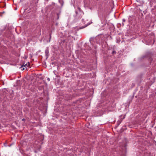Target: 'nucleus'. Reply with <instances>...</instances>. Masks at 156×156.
I'll use <instances>...</instances> for the list:
<instances>
[{
    "mask_svg": "<svg viewBox=\"0 0 156 156\" xmlns=\"http://www.w3.org/2000/svg\"><path fill=\"white\" fill-rule=\"evenodd\" d=\"M27 66V64H25V65H23L22 66V67H23V66H24V67H25L26 66Z\"/></svg>",
    "mask_w": 156,
    "mask_h": 156,
    "instance_id": "6",
    "label": "nucleus"
},
{
    "mask_svg": "<svg viewBox=\"0 0 156 156\" xmlns=\"http://www.w3.org/2000/svg\"><path fill=\"white\" fill-rule=\"evenodd\" d=\"M47 80L48 81H49L50 80V78H48L47 79Z\"/></svg>",
    "mask_w": 156,
    "mask_h": 156,
    "instance_id": "7",
    "label": "nucleus"
},
{
    "mask_svg": "<svg viewBox=\"0 0 156 156\" xmlns=\"http://www.w3.org/2000/svg\"><path fill=\"white\" fill-rule=\"evenodd\" d=\"M24 69V68H23V70Z\"/></svg>",
    "mask_w": 156,
    "mask_h": 156,
    "instance_id": "12",
    "label": "nucleus"
},
{
    "mask_svg": "<svg viewBox=\"0 0 156 156\" xmlns=\"http://www.w3.org/2000/svg\"><path fill=\"white\" fill-rule=\"evenodd\" d=\"M116 52L115 51H112V54H116Z\"/></svg>",
    "mask_w": 156,
    "mask_h": 156,
    "instance_id": "4",
    "label": "nucleus"
},
{
    "mask_svg": "<svg viewBox=\"0 0 156 156\" xmlns=\"http://www.w3.org/2000/svg\"><path fill=\"white\" fill-rule=\"evenodd\" d=\"M76 15L77 16H78V15L79 14L81 15V14H83V12H80V11H79V12H78L77 11H76Z\"/></svg>",
    "mask_w": 156,
    "mask_h": 156,
    "instance_id": "2",
    "label": "nucleus"
},
{
    "mask_svg": "<svg viewBox=\"0 0 156 156\" xmlns=\"http://www.w3.org/2000/svg\"><path fill=\"white\" fill-rule=\"evenodd\" d=\"M121 122H122V121L120 120H118L117 122V124L118 126H119L120 124V123Z\"/></svg>",
    "mask_w": 156,
    "mask_h": 156,
    "instance_id": "3",
    "label": "nucleus"
},
{
    "mask_svg": "<svg viewBox=\"0 0 156 156\" xmlns=\"http://www.w3.org/2000/svg\"><path fill=\"white\" fill-rule=\"evenodd\" d=\"M98 111H100V113H99L98 112L97 113V115L98 116H100L102 114L103 112L101 111H99V110H98Z\"/></svg>",
    "mask_w": 156,
    "mask_h": 156,
    "instance_id": "1",
    "label": "nucleus"
},
{
    "mask_svg": "<svg viewBox=\"0 0 156 156\" xmlns=\"http://www.w3.org/2000/svg\"><path fill=\"white\" fill-rule=\"evenodd\" d=\"M125 21H126V20H125V19H123L122 20V21L123 22H125Z\"/></svg>",
    "mask_w": 156,
    "mask_h": 156,
    "instance_id": "8",
    "label": "nucleus"
},
{
    "mask_svg": "<svg viewBox=\"0 0 156 156\" xmlns=\"http://www.w3.org/2000/svg\"><path fill=\"white\" fill-rule=\"evenodd\" d=\"M92 39L91 38H90V40H89V41L90 42V43H91V44H93V42L92 41H92Z\"/></svg>",
    "mask_w": 156,
    "mask_h": 156,
    "instance_id": "5",
    "label": "nucleus"
},
{
    "mask_svg": "<svg viewBox=\"0 0 156 156\" xmlns=\"http://www.w3.org/2000/svg\"><path fill=\"white\" fill-rule=\"evenodd\" d=\"M92 23V22L91 23H88V25H90V24H91Z\"/></svg>",
    "mask_w": 156,
    "mask_h": 156,
    "instance_id": "9",
    "label": "nucleus"
},
{
    "mask_svg": "<svg viewBox=\"0 0 156 156\" xmlns=\"http://www.w3.org/2000/svg\"><path fill=\"white\" fill-rule=\"evenodd\" d=\"M25 120V119H22V120L24 121Z\"/></svg>",
    "mask_w": 156,
    "mask_h": 156,
    "instance_id": "10",
    "label": "nucleus"
},
{
    "mask_svg": "<svg viewBox=\"0 0 156 156\" xmlns=\"http://www.w3.org/2000/svg\"><path fill=\"white\" fill-rule=\"evenodd\" d=\"M154 41H153V43L152 44H153L154 43Z\"/></svg>",
    "mask_w": 156,
    "mask_h": 156,
    "instance_id": "11",
    "label": "nucleus"
}]
</instances>
